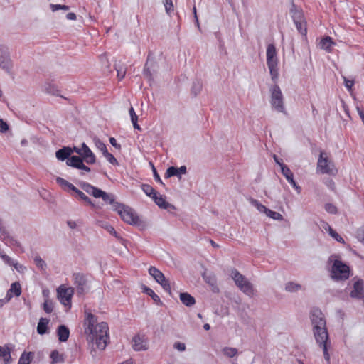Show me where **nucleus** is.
<instances>
[{"label": "nucleus", "mask_w": 364, "mask_h": 364, "mask_svg": "<svg viewBox=\"0 0 364 364\" xmlns=\"http://www.w3.org/2000/svg\"><path fill=\"white\" fill-rule=\"evenodd\" d=\"M85 333L87 340H95L97 348L104 350L109 340V327L107 323H97V318L91 313H86L84 321Z\"/></svg>", "instance_id": "f257e3e1"}, {"label": "nucleus", "mask_w": 364, "mask_h": 364, "mask_svg": "<svg viewBox=\"0 0 364 364\" xmlns=\"http://www.w3.org/2000/svg\"><path fill=\"white\" fill-rule=\"evenodd\" d=\"M313 332L316 343L323 350L324 359L329 363L330 354L328 353V349L331 347V342L329 341L328 333L326 327L313 328Z\"/></svg>", "instance_id": "f03ea898"}, {"label": "nucleus", "mask_w": 364, "mask_h": 364, "mask_svg": "<svg viewBox=\"0 0 364 364\" xmlns=\"http://www.w3.org/2000/svg\"><path fill=\"white\" fill-rule=\"evenodd\" d=\"M333 257L330 258V261L332 262V266L331 269V277L336 281L346 280L348 279L350 275L349 267L344 264L341 260L335 259L332 260Z\"/></svg>", "instance_id": "7ed1b4c3"}, {"label": "nucleus", "mask_w": 364, "mask_h": 364, "mask_svg": "<svg viewBox=\"0 0 364 364\" xmlns=\"http://www.w3.org/2000/svg\"><path fill=\"white\" fill-rule=\"evenodd\" d=\"M230 276L240 291L250 297L253 296L255 294L253 285L244 275L238 270L233 269L231 270Z\"/></svg>", "instance_id": "20e7f679"}, {"label": "nucleus", "mask_w": 364, "mask_h": 364, "mask_svg": "<svg viewBox=\"0 0 364 364\" xmlns=\"http://www.w3.org/2000/svg\"><path fill=\"white\" fill-rule=\"evenodd\" d=\"M267 65L272 80L276 82L279 76L278 58L275 46L273 44L268 45L267 48Z\"/></svg>", "instance_id": "39448f33"}, {"label": "nucleus", "mask_w": 364, "mask_h": 364, "mask_svg": "<svg viewBox=\"0 0 364 364\" xmlns=\"http://www.w3.org/2000/svg\"><path fill=\"white\" fill-rule=\"evenodd\" d=\"M269 91L272 107L278 112H284V96L279 87L274 85Z\"/></svg>", "instance_id": "423d86ee"}, {"label": "nucleus", "mask_w": 364, "mask_h": 364, "mask_svg": "<svg viewBox=\"0 0 364 364\" xmlns=\"http://www.w3.org/2000/svg\"><path fill=\"white\" fill-rule=\"evenodd\" d=\"M317 170L323 174L333 175L336 173L334 164L328 159L326 153L324 151H321L317 163Z\"/></svg>", "instance_id": "0eeeda50"}, {"label": "nucleus", "mask_w": 364, "mask_h": 364, "mask_svg": "<svg viewBox=\"0 0 364 364\" xmlns=\"http://www.w3.org/2000/svg\"><path fill=\"white\" fill-rule=\"evenodd\" d=\"M117 211L122 219L130 225H135L139 222V218L135 212L127 206L122 204L115 210Z\"/></svg>", "instance_id": "6e6552de"}, {"label": "nucleus", "mask_w": 364, "mask_h": 364, "mask_svg": "<svg viewBox=\"0 0 364 364\" xmlns=\"http://www.w3.org/2000/svg\"><path fill=\"white\" fill-rule=\"evenodd\" d=\"M0 68L8 73H11L13 68L9 50L4 46H0Z\"/></svg>", "instance_id": "1a4fd4ad"}, {"label": "nucleus", "mask_w": 364, "mask_h": 364, "mask_svg": "<svg viewBox=\"0 0 364 364\" xmlns=\"http://www.w3.org/2000/svg\"><path fill=\"white\" fill-rule=\"evenodd\" d=\"M74 151L82 156V159L89 164L95 162V156L90 149L85 144H82L80 148L74 146Z\"/></svg>", "instance_id": "9d476101"}, {"label": "nucleus", "mask_w": 364, "mask_h": 364, "mask_svg": "<svg viewBox=\"0 0 364 364\" xmlns=\"http://www.w3.org/2000/svg\"><path fill=\"white\" fill-rule=\"evenodd\" d=\"M58 297L60 302L64 306L70 307L71 298L73 294V289L72 288H65L63 286H60L58 289Z\"/></svg>", "instance_id": "9b49d317"}, {"label": "nucleus", "mask_w": 364, "mask_h": 364, "mask_svg": "<svg viewBox=\"0 0 364 364\" xmlns=\"http://www.w3.org/2000/svg\"><path fill=\"white\" fill-rule=\"evenodd\" d=\"M313 328H325L326 323L323 313L318 309H313L311 313Z\"/></svg>", "instance_id": "f8f14e48"}, {"label": "nucleus", "mask_w": 364, "mask_h": 364, "mask_svg": "<svg viewBox=\"0 0 364 364\" xmlns=\"http://www.w3.org/2000/svg\"><path fill=\"white\" fill-rule=\"evenodd\" d=\"M0 232H1V235H0L1 240L6 245H9V246H16V247H21L20 242L18 241H17L16 239H14V237H11L9 235V233L6 230V228L3 225H1V224H0Z\"/></svg>", "instance_id": "ddd939ff"}, {"label": "nucleus", "mask_w": 364, "mask_h": 364, "mask_svg": "<svg viewBox=\"0 0 364 364\" xmlns=\"http://www.w3.org/2000/svg\"><path fill=\"white\" fill-rule=\"evenodd\" d=\"M74 284L76 286L77 293L82 294L85 292V287L87 285V279L85 275L80 273L73 274Z\"/></svg>", "instance_id": "4468645a"}, {"label": "nucleus", "mask_w": 364, "mask_h": 364, "mask_svg": "<svg viewBox=\"0 0 364 364\" xmlns=\"http://www.w3.org/2000/svg\"><path fill=\"white\" fill-rule=\"evenodd\" d=\"M80 186L88 194L96 198H101L104 191L90 185L88 183L82 182L80 184Z\"/></svg>", "instance_id": "2eb2a0df"}, {"label": "nucleus", "mask_w": 364, "mask_h": 364, "mask_svg": "<svg viewBox=\"0 0 364 364\" xmlns=\"http://www.w3.org/2000/svg\"><path fill=\"white\" fill-rule=\"evenodd\" d=\"M281 171L282 175L286 178L288 182L291 185H292V186L297 191L298 193H300L301 188L295 182L294 179V175L291 171L286 165H282Z\"/></svg>", "instance_id": "dca6fc26"}, {"label": "nucleus", "mask_w": 364, "mask_h": 364, "mask_svg": "<svg viewBox=\"0 0 364 364\" xmlns=\"http://www.w3.org/2000/svg\"><path fill=\"white\" fill-rule=\"evenodd\" d=\"M132 348L136 351L146 350L148 349V343L146 339L139 336H135L132 338Z\"/></svg>", "instance_id": "f3484780"}, {"label": "nucleus", "mask_w": 364, "mask_h": 364, "mask_svg": "<svg viewBox=\"0 0 364 364\" xmlns=\"http://www.w3.org/2000/svg\"><path fill=\"white\" fill-rule=\"evenodd\" d=\"M21 294V287L19 282H14L11 284L10 289L6 295V301H9L13 296H19Z\"/></svg>", "instance_id": "a211bd4d"}, {"label": "nucleus", "mask_w": 364, "mask_h": 364, "mask_svg": "<svg viewBox=\"0 0 364 364\" xmlns=\"http://www.w3.org/2000/svg\"><path fill=\"white\" fill-rule=\"evenodd\" d=\"M364 294V286L363 280H358L354 283L353 289L350 292V296L360 299Z\"/></svg>", "instance_id": "6ab92c4d"}, {"label": "nucleus", "mask_w": 364, "mask_h": 364, "mask_svg": "<svg viewBox=\"0 0 364 364\" xmlns=\"http://www.w3.org/2000/svg\"><path fill=\"white\" fill-rule=\"evenodd\" d=\"M334 46H336V43L333 41L332 38L329 36L322 38L319 42L320 48L328 53L332 52Z\"/></svg>", "instance_id": "aec40b11"}, {"label": "nucleus", "mask_w": 364, "mask_h": 364, "mask_svg": "<svg viewBox=\"0 0 364 364\" xmlns=\"http://www.w3.org/2000/svg\"><path fill=\"white\" fill-rule=\"evenodd\" d=\"M186 173V167L185 166H182L180 168H176L174 166L169 167L166 172V177L170 178L171 176H178L181 178V174H185Z\"/></svg>", "instance_id": "412c9836"}, {"label": "nucleus", "mask_w": 364, "mask_h": 364, "mask_svg": "<svg viewBox=\"0 0 364 364\" xmlns=\"http://www.w3.org/2000/svg\"><path fill=\"white\" fill-rule=\"evenodd\" d=\"M74 151V148L71 149L70 147L65 146L59 150H58L55 153L56 158L58 160L64 161L72 154Z\"/></svg>", "instance_id": "4be33fe9"}, {"label": "nucleus", "mask_w": 364, "mask_h": 364, "mask_svg": "<svg viewBox=\"0 0 364 364\" xmlns=\"http://www.w3.org/2000/svg\"><path fill=\"white\" fill-rule=\"evenodd\" d=\"M290 12L294 23L305 21L302 11L296 8L294 4L292 5Z\"/></svg>", "instance_id": "5701e85b"}, {"label": "nucleus", "mask_w": 364, "mask_h": 364, "mask_svg": "<svg viewBox=\"0 0 364 364\" xmlns=\"http://www.w3.org/2000/svg\"><path fill=\"white\" fill-rule=\"evenodd\" d=\"M57 334L60 341L65 342L69 338L70 331L65 326L60 325L58 328Z\"/></svg>", "instance_id": "b1692460"}, {"label": "nucleus", "mask_w": 364, "mask_h": 364, "mask_svg": "<svg viewBox=\"0 0 364 364\" xmlns=\"http://www.w3.org/2000/svg\"><path fill=\"white\" fill-rule=\"evenodd\" d=\"M101 198L107 203H109L112 205V208L113 210H116L117 207L120 205V203L116 202L114 198V196L112 194H109L105 191L103 192Z\"/></svg>", "instance_id": "393cba45"}, {"label": "nucleus", "mask_w": 364, "mask_h": 364, "mask_svg": "<svg viewBox=\"0 0 364 364\" xmlns=\"http://www.w3.org/2000/svg\"><path fill=\"white\" fill-rule=\"evenodd\" d=\"M180 300L186 306H192L196 303L194 297L188 293H181Z\"/></svg>", "instance_id": "a878e982"}, {"label": "nucleus", "mask_w": 364, "mask_h": 364, "mask_svg": "<svg viewBox=\"0 0 364 364\" xmlns=\"http://www.w3.org/2000/svg\"><path fill=\"white\" fill-rule=\"evenodd\" d=\"M83 163V159L77 156H73L68 159L66 161V164L69 166H72L80 169V166Z\"/></svg>", "instance_id": "bb28decb"}, {"label": "nucleus", "mask_w": 364, "mask_h": 364, "mask_svg": "<svg viewBox=\"0 0 364 364\" xmlns=\"http://www.w3.org/2000/svg\"><path fill=\"white\" fill-rule=\"evenodd\" d=\"M156 204L161 208L166 209L168 206V203L166 201L165 197L159 195L158 193L152 196L151 198Z\"/></svg>", "instance_id": "cd10ccee"}, {"label": "nucleus", "mask_w": 364, "mask_h": 364, "mask_svg": "<svg viewBox=\"0 0 364 364\" xmlns=\"http://www.w3.org/2000/svg\"><path fill=\"white\" fill-rule=\"evenodd\" d=\"M57 183L64 190H71L73 191L76 190V187L73 186L72 183L65 180L63 178L57 177L56 178Z\"/></svg>", "instance_id": "c85d7f7f"}, {"label": "nucleus", "mask_w": 364, "mask_h": 364, "mask_svg": "<svg viewBox=\"0 0 364 364\" xmlns=\"http://www.w3.org/2000/svg\"><path fill=\"white\" fill-rule=\"evenodd\" d=\"M34 357L33 352H23L19 360L18 364H30Z\"/></svg>", "instance_id": "c756f323"}, {"label": "nucleus", "mask_w": 364, "mask_h": 364, "mask_svg": "<svg viewBox=\"0 0 364 364\" xmlns=\"http://www.w3.org/2000/svg\"><path fill=\"white\" fill-rule=\"evenodd\" d=\"M285 291L288 292H297L302 289V287L301 284L294 282H289L285 284L284 287Z\"/></svg>", "instance_id": "7c9ffc66"}, {"label": "nucleus", "mask_w": 364, "mask_h": 364, "mask_svg": "<svg viewBox=\"0 0 364 364\" xmlns=\"http://www.w3.org/2000/svg\"><path fill=\"white\" fill-rule=\"evenodd\" d=\"M49 320L46 318H41L37 326V332L40 335H43L46 332L47 325Z\"/></svg>", "instance_id": "2f4dec72"}, {"label": "nucleus", "mask_w": 364, "mask_h": 364, "mask_svg": "<svg viewBox=\"0 0 364 364\" xmlns=\"http://www.w3.org/2000/svg\"><path fill=\"white\" fill-rule=\"evenodd\" d=\"M149 273L151 276H152L154 278V279L157 282H159V281H162V279L165 277L160 270H159L154 267H151L149 269Z\"/></svg>", "instance_id": "473e14b6"}, {"label": "nucleus", "mask_w": 364, "mask_h": 364, "mask_svg": "<svg viewBox=\"0 0 364 364\" xmlns=\"http://www.w3.org/2000/svg\"><path fill=\"white\" fill-rule=\"evenodd\" d=\"M52 363H63L65 360L64 355L60 354L58 350H53L50 355Z\"/></svg>", "instance_id": "72a5a7b5"}, {"label": "nucleus", "mask_w": 364, "mask_h": 364, "mask_svg": "<svg viewBox=\"0 0 364 364\" xmlns=\"http://www.w3.org/2000/svg\"><path fill=\"white\" fill-rule=\"evenodd\" d=\"M0 356L4 358L5 363H10L11 360L10 349L8 346H4L0 350Z\"/></svg>", "instance_id": "f704fd0d"}, {"label": "nucleus", "mask_w": 364, "mask_h": 364, "mask_svg": "<svg viewBox=\"0 0 364 364\" xmlns=\"http://www.w3.org/2000/svg\"><path fill=\"white\" fill-rule=\"evenodd\" d=\"M222 351H223V355L228 358H233L238 353L237 349L235 348H232V347H225L222 350Z\"/></svg>", "instance_id": "c9c22d12"}, {"label": "nucleus", "mask_w": 364, "mask_h": 364, "mask_svg": "<svg viewBox=\"0 0 364 364\" xmlns=\"http://www.w3.org/2000/svg\"><path fill=\"white\" fill-rule=\"evenodd\" d=\"M249 201L253 206H255L257 209L258 211L266 214L268 210V208L266 206L263 205L258 200L254 198H250Z\"/></svg>", "instance_id": "e433bc0d"}, {"label": "nucleus", "mask_w": 364, "mask_h": 364, "mask_svg": "<svg viewBox=\"0 0 364 364\" xmlns=\"http://www.w3.org/2000/svg\"><path fill=\"white\" fill-rule=\"evenodd\" d=\"M43 90L47 93L52 95H55L58 92L57 87L50 82L45 83V85H43Z\"/></svg>", "instance_id": "4c0bfd02"}, {"label": "nucleus", "mask_w": 364, "mask_h": 364, "mask_svg": "<svg viewBox=\"0 0 364 364\" xmlns=\"http://www.w3.org/2000/svg\"><path fill=\"white\" fill-rule=\"evenodd\" d=\"M114 68L117 73V77L119 80H122L124 77L126 75V68L123 65H114Z\"/></svg>", "instance_id": "58836bf2"}, {"label": "nucleus", "mask_w": 364, "mask_h": 364, "mask_svg": "<svg viewBox=\"0 0 364 364\" xmlns=\"http://www.w3.org/2000/svg\"><path fill=\"white\" fill-rule=\"evenodd\" d=\"M294 23L296 25V27L298 31L301 35L305 36L306 34V32H307L306 21H302Z\"/></svg>", "instance_id": "ea45409f"}, {"label": "nucleus", "mask_w": 364, "mask_h": 364, "mask_svg": "<svg viewBox=\"0 0 364 364\" xmlns=\"http://www.w3.org/2000/svg\"><path fill=\"white\" fill-rule=\"evenodd\" d=\"M34 262L36 265L41 269V270H45L46 268V263L45 261L39 256L36 255L34 257Z\"/></svg>", "instance_id": "a19ab883"}, {"label": "nucleus", "mask_w": 364, "mask_h": 364, "mask_svg": "<svg viewBox=\"0 0 364 364\" xmlns=\"http://www.w3.org/2000/svg\"><path fill=\"white\" fill-rule=\"evenodd\" d=\"M141 188L145 194L151 198L157 193L150 185L148 184H143L141 186Z\"/></svg>", "instance_id": "79ce46f5"}, {"label": "nucleus", "mask_w": 364, "mask_h": 364, "mask_svg": "<svg viewBox=\"0 0 364 364\" xmlns=\"http://www.w3.org/2000/svg\"><path fill=\"white\" fill-rule=\"evenodd\" d=\"M103 228L107 230V231L110 233L111 235H114L117 239H118L119 241L123 242L124 240L122 237L116 232L114 227L109 225H105L103 226Z\"/></svg>", "instance_id": "37998d69"}, {"label": "nucleus", "mask_w": 364, "mask_h": 364, "mask_svg": "<svg viewBox=\"0 0 364 364\" xmlns=\"http://www.w3.org/2000/svg\"><path fill=\"white\" fill-rule=\"evenodd\" d=\"M166 12L168 15H171L173 12V4L172 0H163Z\"/></svg>", "instance_id": "c03bdc74"}, {"label": "nucleus", "mask_w": 364, "mask_h": 364, "mask_svg": "<svg viewBox=\"0 0 364 364\" xmlns=\"http://www.w3.org/2000/svg\"><path fill=\"white\" fill-rule=\"evenodd\" d=\"M266 215H267V216H268L274 220H276L280 221V220H283V216L279 213L271 210L269 208L266 213Z\"/></svg>", "instance_id": "a18cd8bd"}, {"label": "nucleus", "mask_w": 364, "mask_h": 364, "mask_svg": "<svg viewBox=\"0 0 364 364\" xmlns=\"http://www.w3.org/2000/svg\"><path fill=\"white\" fill-rule=\"evenodd\" d=\"M75 193H77V195L83 200L85 201V203H87L88 205H90L92 206H94V204L92 203V202L91 201V200L83 193L81 191H80L79 189H77L76 188V190L74 191Z\"/></svg>", "instance_id": "49530a36"}, {"label": "nucleus", "mask_w": 364, "mask_h": 364, "mask_svg": "<svg viewBox=\"0 0 364 364\" xmlns=\"http://www.w3.org/2000/svg\"><path fill=\"white\" fill-rule=\"evenodd\" d=\"M158 283L161 285V287L166 291H167L170 295L171 294L170 282L165 277H164L162 281H159Z\"/></svg>", "instance_id": "de8ad7c7"}, {"label": "nucleus", "mask_w": 364, "mask_h": 364, "mask_svg": "<svg viewBox=\"0 0 364 364\" xmlns=\"http://www.w3.org/2000/svg\"><path fill=\"white\" fill-rule=\"evenodd\" d=\"M329 229V235L338 241L340 243L343 244L345 242L344 240L332 228H328Z\"/></svg>", "instance_id": "09e8293b"}, {"label": "nucleus", "mask_w": 364, "mask_h": 364, "mask_svg": "<svg viewBox=\"0 0 364 364\" xmlns=\"http://www.w3.org/2000/svg\"><path fill=\"white\" fill-rule=\"evenodd\" d=\"M95 144L96 147L102 152L103 155L108 151L106 145L100 139H95Z\"/></svg>", "instance_id": "8fccbe9b"}, {"label": "nucleus", "mask_w": 364, "mask_h": 364, "mask_svg": "<svg viewBox=\"0 0 364 364\" xmlns=\"http://www.w3.org/2000/svg\"><path fill=\"white\" fill-rule=\"evenodd\" d=\"M144 292L149 295L154 301H160L159 296L150 288L145 287Z\"/></svg>", "instance_id": "3c124183"}, {"label": "nucleus", "mask_w": 364, "mask_h": 364, "mask_svg": "<svg viewBox=\"0 0 364 364\" xmlns=\"http://www.w3.org/2000/svg\"><path fill=\"white\" fill-rule=\"evenodd\" d=\"M324 208L330 214H336L337 213V208L332 203L325 204Z\"/></svg>", "instance_id": "603ef678"}, {"label": "nucleus", "mask_w": 364, "mask_h": 364, "mask_svg": "<svg viewBox=\"0 0 364 364\" xmlns=\"http://www.w3.org/2000/svg\"><path fill=\"white\" fill-rule=\"evenodd\" d=\"M50 9L52 11L55 12L59 9H63L67 11L69 9V6L66 5H60V4H50Z\"/></svg>", "instance_id": "864d4df0"}, {"label": "nucleus", "mask_w": 364, "mask_h": 364, "mask_svg": "<svg viewBox=\"0 0 364 364\" xmlns=\"http://www.w3.org/2000/svg\"><path fill=\"white\" fill-rule=\"evenodd\" d=\"M104 156L107 159V160L112 164H117V161L116 158L108 151L104 154Z\"/></svg>", "instance_id": "5fc2aeb1"}, {"label": "nucleus", "mask_w": 364, "mask_h": 364, "mask_svg": "<svg viewBox=\"0 0 364 364\" xmlns=\"http://www.w3.org/2000/svg\"><path fill=\"white\" fill-rule=\"evenodd\" d=\"M43 309L46 313H50L53 311V307L52 302L46 301L43 304Z\"/></svg>", "instance_id": "6e6d98bb"}, {"label": "nucleus", "mask_w": 364, "mask_h": 364, "mask_svg": "<svg viewBox=\"0 0 364 364\" xmlns=\"http://www.w3.org/2000/svg\"><path fill=\"white\" fill-rule=\"evenodd\" d=\"M0 257L9 265L12 264V259L0 250Z\"/></svg>", "instance_id": "4d7b16f0"}, {"label": "nucleus", "mask_w": 364, "mask_h": 364, "mask_svg": "<svg viewBox=\"0 0 364 364\" xmlns=\"http://www.w3.org/2000/svg\"><path fill=\"white\" fill-rule=\"evenodd\" d=\"M173 348L180 352L186 350V345L184 343L176 342L173 344Z\"/></svg>", "instance_id": "13d9d810"}, {"label": "nucleus", "mask_w": 364, "mask_h": 364, "mask_svg": "<svg viewBox=\"0 0 364 364\" xmlns=\"http://www.w3.org/2000/svg\"><path fill=\"white\" fill-rule=\"evenodd\" d=\"M144 75L147 77L149 80L151 79L152 75L151 73V70L149 67V61H147L145 64V67L144 69Z\"/></svg>", "instance_id": "bf43d9fd"}, {"label": "nucleus", "mask_w": 364, "mask_h": 364, "mask_svg": "<svg viewBox=\"0 0 364 364\" xmlns=\"http://www.w3.org/2000/svg\"><path fill=\"white\" fill-rule=\"evenodd\" d=\"M343 80H344V85H345V87L349 90L350 91L352 90V87L354 85V81L353 80H348L347 79L346 77H343Z\"/></svg>", "instance_id": "052dcab7"}, {"label": "nucleus", "mask_w": 364, "mask_h": 364, "mask_svg": "<svg viewBox=\"0 0 364 364\" xmlns=\"http://www.w3.org/2000/svg\"><path fill=\"white\" fill-rule=\"evenodd\" d=\"M129 113L131 117L132 122L138 121V116L136 115L134 108L131 107L129 109Z\"/></svg>", "instance_id": "680f3d73"}, {"label": "nucleus", "mask_w": 364, "mask_h": 364, "mask_svg": "<svg viewBox=\"0 0 364 364\" xmlns=\"http://www.w3.org/2000/svg\"><path fill=\"white\" fill-rule=\"evenodd\" d=\"M9 129V125L3 119H0V132H6Z\"/></svg>", "instance_id": "e2e57ef3"}, {"label": "nucleus", "mask_w": 364, "mask_h": 364, "mask_svg": "<svg viewBox=\"0 0 364 364\" xmlns=\"http://www.w3.org/2000/svg\"><path fill=\"white\" fill-rule=\"evenodd\" d=\"M357 237L361 242L364 244V229L358 231Z\"/></svg>", "instance_id": "0e129e2a"}, {"label": "nucleus", "mask_w": 364, "mask_h": 364, "mask_svg": "<svg viewBox=\"0 0 364 364\" xmlns=\"http://www.w3.org/2000/svg\"><path fill=\"white\" fill-rule=\"evenodd\" d=\"M11 266H13L18 272H21V270L25 269V267L23 265L17 262H14V261H12V264Z\"/></svg>", "instance_id": "69168bd1"}, {"label": "nucleus", "mask_w": 364, "mask_h": 364, "mask_svg": "<svg viewBox=\"0 0 364 364\" xmlns=\"http://www.w3.org/2000/svg\"><path fill=\"white\" fill-rule=\"evenodd\" d=\"M201 85L200 83L194 84L193 86V91L195 92V95H197V93L200 92L201 90Z\"/></svg>", "instance_id": "338daca9"}, {"label": "nucleus", "mask_w": 364, "mask_h": 364, "mask_svg": "<svg viewBox=\"0 0 364 364\" xmlns=\"http://www.w3.org/2000/svg\"><path fill=\"white\" fill-rule=\"evenodd\" d=\"M109 142L114 147L120 149V145L117 143V141L114 137L109 138Z\"/></svg>", "instance_id": "774afa93"}]
</instances>
